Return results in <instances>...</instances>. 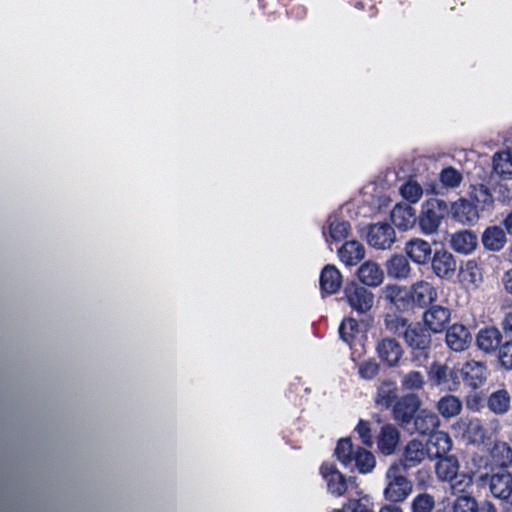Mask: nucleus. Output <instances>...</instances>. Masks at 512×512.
Returning <instances> with one entry per match:
<instances>
[{"label": "nucleus", "mask_w": 512, "mask_h": 512, "mask_svg": "<svg viewBox=\"0 0 512 512\" xmlns=\"http://www.w3.org/2000/svg\"><path fill=\"white\" fill-rule=\"evenodd\" d=\"M340 260L348 266L358 264L365 256V248L358 241H347L338 250Z\"/></svg>", "instance_id": "obj_28"}, {"label": "nucleus", "mask_w": 512, "mask_h": 512, "mask_svg": "<svg viewBox=\"0 0 512 512\" xmlns=\"http://www.w3.org/2000/svg\"><path fill=\"white\" fill-rule=\"evenodd\" d=\"M410 299L419 307H426L437 299V291L428 281H418L411 286Z\"/></svg>", "instance_id": "obj_19"}, {"label": "nucleus", "mask_w": 512, "mask_h": 512, "mask_svg": "<svg viewBox=\"0 0 512 512\" xmlns=\"http://www.w3.org/2000/svg\"><path fill=\"white\" fill-rule=\"evenodd\" d=\"M475 512H498L496 506L489 500L477 502Z\"/></svg>", "instance_id": "obj_55"}, {"label": "nucleus", "mask_w": 512, "mask_h": 512, "mask_svg": "<svg viewBox=\"0 0 512 512\" xmlns=\"http://www.w3.org/2000/svg\"><path fill=\"white\" fill-rule=\"evenodd\" d=\"M439 180L445 188H457L462 180V174L454 167H446L439 174Z\"/></svg>", "instance_id": "obj_46"}, {"label": "nucleus", "mask_w": 512, "mask_h": 512, "mask_svg": "<svg viewBox=\"0 0 512 512\" xmlns=\"http://www.w3.org/2000/svg\"><path fill=\"white\" fill-rule=\"evenodd\" d=\"M459 462L453 455L438 458L435 472L440 481L452 482L458 476Z\"/></svg>", "instance_id": "obj_29"}, {"label": "nucleus", "mask_w": 512, "mask_h": 512, "mask_svg": "<svg viewBox=\"0 0 512 512\" xmlns=\"http://www.w3.org/2000/svg\"><path fill=\"white\" fill-rule=\"evenodd\" d=\"M459 371L464 383L472 389H478L487 380L488 370L483 362L469 360L465 362Z\"/></svg>", "instance_id": "obj_9"}, {"label": "nucleus", "mask_w": 512, "mask_h": 512, "mask_svg": "<svg viewBox=\"0 0 512 512\" xmlns=\"http://www.w3.org/2000/svg\"><path fill=\"white\" fill-rule=\"evenodd\" d=\"M451 247L461 254H470L477 247V236L468 230L459 231L451 236Z\"/></svg>", "instance_id": "obj_31"}, {"label": "nucleus", "mask_w": 512, "mask_h": 512, "mask_svg": "<svg viewBox=\"0 0 512 512\" xmlns=\"http://www.w3.org/2000/svg\"><path fill=\"white\" fill-rule=\"evenodd\" d=\"M506 241L505 231L498 226L488 227L482 235L484 247L491 251L501 250L506 244Z\"/></svg>", "instance_id": "obj_35"}, {"label": "nucleus", "mask_w": 512, "mask_h": 512, "mask_svg": "<svg viewBox=\"0 0 512 512\" xmlns=\"http://www.w3.org/2000/svg\"><path fill=\"white\" fill-rule=\"evenodd\" d=\"M502 281H503L505 290L508 293L512 294V269H510L504 273Z\"/></svg>", "instance_id": "obj_56"}, {"label": "nucleus", "mask_w": 512, "mask_h": 512, "mask_svg": "<svg viewBox=\"0 0 512 512\" xmlns=\"http://www.w3.org/2000/svg\"><path fill=\"white\" fill-rule=\"evenodd\" d=\"M436 498L426 491L416 494L410 503L411 512H434Z\"/></svg>", "instance_id": "obj_38"}, {"label": "nucleus", "mask_w": 512, "mask_h": 512, "mask_svg": "<svg viewBox=\"0 0 512 512\" xmlns=\"http://www.w3.org/2000/svg\"><path fill=\"white\" fill-rule=\"evenodd\" d=\"M502 225L509 235L512 236V211L502 220Z\"/></svg>", "instance_id": "obj_57"}, {"label": "nucleus", "mask_w": 512, "mask_h": 512, "mask_svg": "<svg viewBox=\"0 0 512 512\" xmlns=\"http://www.w3.org/2000/svg\"><path fill=\"white\" fill-rule=\"evenodd\" d=\"M487 407L495 415L506 414L511 407V396L506 389L492 392L487 398Z\"/></svg>", "instance_id": "obj_33"}, {"label": "nucleus", "mask_w": 512, "mask_h": 512, "mask_svg": "<svg viewBox=\"0 0 512 512\" xmlns=\"http://www.w3.org/2000/svg\"><path fill=\"white\" fill-rule=\"evenodd\" d=\"M358 277L362 284L377 287L384 280V272L377 263L366 261L359 267Z\"/></svg>", "instance_id": "obj_25"}, {"label": "nucleus", "mask_w": 512, "mask_h": 512, "mask_svg": "<svg viewBox=\"0 0 512 512\" xmlns=\"http://www.w3.org/2000/svg\"><path fill=\"white\" fill-rule=\"evenodd\" d=\"M400 443V432L393 424H384L376 436L378 451L385 455H393Z\"/></svg>", "instance_id": "obj_12"}, {"label": "nucleus", "mask_w": 512, "mask_h": 512, "mask_svg": "<svg viewBox=\"0 0 512 512\" xmlns=\"http://www.w3.org/2000/svg\"><path fill=\"white\" fill-rule=\"evenodd\" d=\"M428 457L426 446L417 439L410 440L404 447L401 457L394 465H400L408 471L420 465Z\"/></svg>", "instance_id": "obj_8"}, {"label": "nucleus", "mask_w": 512, "mask_h": 512, "mask_svg": "<svg viewBox=\"0 0 512 512\" xmlns=\"http://www.w3.org/2000/svg\"><path fill=\"white\" fill-rule=\"evenodd\" d=\"M385 328L392 334L404 336L405 330L410 327L411 324L408 320L397 314H386L384 318Z\"/></svg>", "instance_id": "obj_43"}, {"label": "nucleus", "mask_w": 512, "mask_h": 512, "mask_svg": "<svg viewBox=\"0 0 512 512\" xmlns=\"http://www.w3.org/2000/svg\"><path fill=\"white\" fill-rule=\"evenodd\" d=\"M494 467L507 470L512 467V447L506 441L497 440L489 450Z\"/></svg>", "instance_id": "obj_21"}, {"label": "nucleus", "mask_w": 512, "mask_h": 512, "mask_svg": "<svg viewBox=\"0 0 512 512\" xmlns=\"http://www.w3.org/2000/svg\"><path fill=\"white\" fill-rule=\"evenodd\" d=\"M460 281L467 290L477 289L483 281L480 267L473 261H468L460 270Z\"/></svg>", "instance_id": "obj_34"}, {"label": "nucleus", "mask_w": 512, "mask_h": 512, "mask_svg": "<svg viewBox=\"0 0 512 512\" xmlns=\"http://www.w3.org/2000/svg\"><path fill=\"white\" fill-rule=\"evenodd\" d=\"M342 284V275L334 265H326L320 275V288L323 293L334 294Z\"/></svg>", "instance_id": "obj_26"}, {"label": "nucleus", "mask_w": 512, "mask_h": 512, "mask_svg": "<svg viewBox=\"0 0 512 512\" xmlns=\"http://www.w3.org/2000/svg\"><path fill=\"white\" fill-rule=\"evenodd\" d=\"M498 359L505 369L512 370V341L499 348Z\"/></svg>", "instance_id": "obj_52"}, {"label": "nucleus", "mask_w": 512, "mask_h": 512, "mask_svg": "<svg viewBox=\"0 0 512 512\" xmlns=\"http://www.w3.org/2000/svg\"><path fill=\"white\" fill-rule=\"evenodd\" d=\"M380 512H403L402 509L396 505H386L381 508Z\"/></svg>", "instance_id": "obj_59"}, {"label": "nucleus", "mask_w": 512, "mask_h": 512, "mask_svg": "<svg viewBox=\"0 0 512 512\" xmlns=\"http://www.w3.org/2000/svg\"><path fill=\"white\" fill-rule=\"evenodd\" d=\"M493 170L503 177L512 176V155L509 152H498L493 156Z\"/></svg>", "instance_id": "obj_41"}, {"label": "nucleus", "mask_w": 512, "mask_h": 512, "mask_svg": "<svg viewBox=\"0 0 512 512\" xmlns=\"http://www.w3.org/2000/svg\"><path fill=\"white\" fill-rule=\"evenodd\" d=\"M407 472L400 465L391 464L386 472L387 486L384 497L392 503L403 502L412 492V482L407 478Z\"/></svg>", "instance_id": "obj_2"}, {"label": "nucleus", "mask_w": 512, "mask_h": 512, "mask_svg": "<svg viewBox=\"0 0 512 512\" xmlns=\"http://www.w3.org/2000/svg\"><path fill=\"white\" fill-rule=\"evenodd\" d=\"M431 267L438 278L449 280L455 275L457 263L450 252L437 250L431 258Z\"/></svg>", "instance_id": "obj_11"}, {"label": "nucleus", "mask_w": 512, "mask_h": 512, "mask_svg": "<svg viewBox=\"0 0 512 512\" xmlns=\"http://www.w3.org/2000/svg\"><path fill=\"white\" fill-rule=\"evenodd\" d=\"M405 253L413 262L425 264L431 257L432 249L427 241L413 238L406 243Z\"/></svg>", "instance_id": "obj_24"}, {"label": "nucleus", "mask_w": 512, "mask_h": 512, "mask_svg": "<svg viewBox=\"0 0 512 512\" xmlns=\"http://www.w3.org/2000/svg\"><path fill=\"white\" fill-rule=\"evenodd\" d=\"M439 424L440 420L435 412L422 409L417 412L411 424L413 428L408 431L411 433L417 432L420 435H431L437 431Z\"/></svg>", "instance_id": "obj_15"}, {"label": "nucleus", "mask_w": 512, "mask_h": 512, "mask_svg": "<svg viewBox=\"0 0 512 512\" xmlns=\"http://www.w3.org/2000/svg\"><path fill=\"white\" fill-rule=\"evenodd\" d=\"M422 402L418 395L410 393L399 398L393 405L394 420L406 430H410V426L416 416Z\"/></svg>", "instance_id": "obj_5"}, {"label": "nucleus", "mask_w": 512, "mask_h": 512, "mask_svg": "<svg viewBox=\"0 0 512 512\" xmlns=\"http://www.w3.org/2000/svg\"><path fill=\"white\" fill-rule=\"evenodd\" d=\"M477 500L470 495L458 496L453 503V512H475Z\"/></svg>", "instance_id": "obj_49"}, {"label": "nucleus", "mask_w": 512, "mask_h": 512, "mask_svg": "<svg viewBox=\"0 0 512 512\" xmlns=\"http://www.w3.org/2000/svg\"><path fill=\"white\" fill-rule=\"evenodd\" d=\"M320 472L331 494L341 496L345 493L347 490L346 477L333 464L324 463Z\"/></svg>", "instance_id": "obj_14"}, {"label": "nucleus", "mask_w": 512, "mask_h": 512, "mask_svg": "<svg viewBox=\"0 0 512 512\" xmlns=\"http://www.w3.org/2000/svg\"><path fill=\"white\" fill-rule=\"evenodd\" d=\"M403 290L398 286H388L386 297L392 302L397 303L400 299H403Z\"/></svg>", "instance_id": "obj_54"}, {"label": "nucleus", "mask_w": 512, "mask_h": 512, "mask_svg": "<svg viewBox=\"0 0 512 512\" xmlns=\"http://www.w3.org/2000/svg\"><path fill=\"white\" fill-rule=\"evenodd\" d=\"M355 431L364 446H373V435L370 423L368 421L360 419L357 426L355 427Z\"/></svg>", "instance_id": "obj_50"}, {"label": "nucleus", "mask_w": 512, "mask_h": 512, "mask_svg": "<svg viewBox=\"0 0 512 512\" xmlns=\"http://www.w3.org/2000/svg\"><path fill=\"white\" fill-rule=\"evenodd\" d=\"M470 472L477 482L486 484L488 477L494 470V465L489 455L474 454L469 462Z\"/></svg>", "instance_id": "obj_22"}, {"label": "nucleus", "mask_w": 512, "mask_h": 512, "mask_svg": "<svg viewBox=\"0 0 512 512\" xmlns=\"http://www.w3.org/2000/svg\"><path fill=\"white\" fill-rule=\"evenodd\" d=\"M359 331L358 322L353 318L344 319L339 327V335L341 339L351 345L356 333Z\"/></svg>", "instance_id": "obj_47"}, {"label": "nucleus", "mask_w": 512, "mask_h": 512, "mask_svg": "<svg viewBox=\"0 0 512 512\" xmlns=\"http://www.w3.org/2000/svg\"><path fill=\"white\" fill-rule=\"evenodd\" d=\"M450 310L440 305L431 306L423 316L425 325L434 333L442 332L450 321Z\"/></svg>", "instance_id": "obj_18"}, {"label": "nucleus", "mask_w": 512, "mask_h": 512, "mask_svg": "<svg viewBox=\"0 0 512 512\" xmlns=\"http://www.w3.org/2000/svg\"><path fill=\"white\" fill-rule=\"evenodd\" d=\"M437 410L444 418L449 419L460 414L462 402L454 395H446L437 402Z\"/></svg>", "instance_id": "obj_36"}, {"label": "nucleus", "mask_w": 512, "mask_h": 512, "mask_svg": "<svg viewBox=\"0 0 512 512\" xmlns=\"http://www.w3.org/2000/svg\"><path fill=\"white\" fill-rule=\"evenodd\" d=\"M451 213L453 218L461 224H473L478 218L477 206L466 199H459L451 206Z\"/></svg>", "instance_id": "obj_23"}, {"label": "nucleus", "mask_w": 512, "mask_h": 512, "mask_svg": "<svg viewBox=\"0 0 512 512\" xmlns=\"http://www.w3.org/2000/svg\"><path fill=\"white\" fill-rule=\"evenodd\" d=\"M506 504L503 508V512H512V500H505Z\"/></svg>", "instance_id": "obj_60"}, {"label": "nucleus", "mask_w": 512, "mask_h": 512, "mask_svg": "<svg viewBox=\"0 0 512 512\" xmlns=\"http://www.w3.org/2000/svg\"><path fill=\"white\" fill-rule=\"evenodd\" d=\"M428 458L438 459L447 456L452 448V440L448 433L444 431H436L429 435L426 443Z\"/></svg>", "instance_id": "obj_17"}, {"label": "nucleus", "mask_w": 512, "mask_h": 512, "mask_svg": "<svg viewBox=\"0 0 512 512\" xmlns=\"http://www.w3.org/2000/svg\"><path fill=\"white\" fill-rule=\"evenodd\" d=\"M466 433L473 443L483 444L488 439V431L479 419L469 421Z\"/></svg>", "instance_id": "obj_45"}, {"label": "nucleus", "mask_w": 512, "mask_h": 512, "mask_svg": "<svg viewBox=\"0 0 512 512\" xmlns=\"http://www.w3.org/2000/svg\"><path fill=\"white\" fill-rule=\"evenodd\" d=\"M470 197L477 205H480L482 209L491 206L494 201L489 188L484 184L472 185Z\"/></svg>", "instance_id": "obj_42"}, {"label": "nucleus", "mask_w": 512, "mask_h": 512, "mask_svg": "<svg viewBox=\"0 0 512 512\" xmlns=\"http://www.w3.org/2000/svg\"><path fill=\"white\" fill-rule=\"evenodd\" d=\"M354 447L350 438H341L335 448V455L338 461L348 468L353 465Z\"/></svg>", "instance_id": "obj_39"}, {"label": "nucleus", "mask_w": 512, "mask_h": 512, "mask_svg": "<svg viewBox=\"0 0 512 512\" xmlns=\"http://www.w3.org/2000/svg\"><path fill=\"white\" fill-rule=\"evenodd\" d=\"M404 341L410 349V360L417 367L426 365L431 353V335L420 323L411 324L404 332Z\"/></svg>", "instance_id": "obj_1"}, {"label": "nucleus", "mask_w": 512, "mask_h": 512, "mask_svg": "<svg viewBox=\"0 0 512 512\" xmlns=\"http://www.w3.org/2000/svg\"><path fill=\"white\" fill-rule=\"evenodd\" d=\"M353 463L362 474L371 473L376 465V459L369 450L357 447L354 453Z\"/></svg>", "instance_id": "obj_37"}, {"label": "nucleus", "mask_w": 512, "mask_h": 512, "mask_svg": "<svg viewBox=\"0 0 512 512\" xmlns=\"http://www.w3.org/2000/svg\"><path fill=\"white\" fill-rule=\"evenodd\" d=\"M472 337L469 330L461 324L452 325L446 332V343L450 349L456 352L466 350Z\"/></svg>", "instance_id": "obj_20"}, {"label": "nucleus", "mask_w": 512, "mask_h": 512, "mask_svg": "<svg viewBox=\"0 0 512 512\" xmlns=\"http://www.w3.org/2000/svg\"><path fill=\"white\" fill-rule=\"evenodd\" d=\"M502 327L506 332H512V312H508L503 321Z\"/></svg>", "instance_id": "obj_58"}, {"label": "nucleus", "mask_w": 512, "mask_h": 512, "mask_svg": "<svg viewBox=\"0 0 512 512\" xmlns=\"http://www.w3.org/2000/svg\"><path fill=\"white\" fill-rule=\"evenodd\" d=\"M396 389L390 382H384L378 389L376 403L382 407H390L394 405L396 400Z\"/></svg>", "instance_id": "obj_44"}, {"label": "nucleus", "mask_w": 512, "mask_h": 512, "mask_svg": "<svg viewBox=\"0 0 512 512\" xmlns=\"http://www.w3.org/2000/svg\"><path fill=\"white\" fill-rule=\"evenodd\" d=\"M346 512H373L367 504L361 500L353 499L346 504Z\"/></svg>", "instance_id": "obj_53"}, {"label": "nucleus", "mask_w": 512, "mask_h": 512, "mask_svg": "<svg viewBox=\"0 0 512 512\" xmlns=\"http://www.w3.org/2000/svg\"><path fill=\"white\" fill-rule=\"evenodd\" d=\"M486 484L494 498L508 500L512 496V473L507 470L492 473Z\"/></svg>", "instance_id": "obj_10"}, {"label": "nucleus", "mask_w": 512, "mask_h": 512, "mask_svg": "<svg viewBox=\"0 0 512 512\" xmlns=\"http://www.w3.org/2000/svg\"><path fill=\"white\" fill-rule=\"evenodd\" d=\"M403 198L411 203L417 202L422 196V187L415 181H408L400 189Z\"/></svg>", "instance_id": "obj_48"}, {"label": "nucleus", "mask_w": 512, "mask_h": 512, "mask_svg": "<svg viewBox=\"0 0 512 512\" xmlns=\"http://www.w3.org/2000/svg\"><path fill=\"white\" fill-rule=\"evenodd\" d=\"M367 242L378 250L390 249L396 242L395 230L386 222L371 224L368 228Z\"/></svg>", "instance_id": "obj_7"}, {"label": "nucleus", "mask_w": 512, "mask_h": 512, "mask_svg": "<svg viewBox=\"0 0 512 512\" xmlns=\"http://www.w3.org/2000/svg\"><path fill=\"white\" fill-rule=\"evenodd\" d=\"M400 384L407 391H418L426 385L425 375L417 370H411L401 375Z\"/></svg>", "instance_id": "obj_40"}, {"label": "nucleus", "mask_w": 512, "mask_h": 512, "mask_svg": "<svg viewBox=\"0 0 512 512\" xmlns=\"http://www.w3.org/2000/svg\"><path fill=\"white\" fill-rule=\"evenodd\" d=\"M502 335L495 327L484 328L478 332L476 343L486 353L495 351L501 342Z\"/></svg>", "instance_id": "obj_32"}, {"label": "nucleus", "mask_w": 512, "mask_h": 512, "mask_svg": "<svg viewBox=\"0 0 512 512\" xmlns=\"http://www.w3.org/2000/svg\"><path fill=\"white\" fill-rule=\"evenodd\" d=\"M509 260L512 262V245L509 248Z\"/></svg>", "instance_id": "obj_62"}, {"label": "nucleus", "mask_w": 512, "mask_h": 512, "mask_svg": "<svg viewBox=\"0 0 512 512\" xmlns=\"http://www.w3.org/2000/svg\"><path fill=\"white\" fill-rule=\"evenodd\" d=\"M390 218L392 223L401 230H407L416 222L414 208L409 205L397 204L391 211Z\"/></svg>", "instance_id": "obj_27"}, {"label": "nucleus", "mask_w": 512, "mask_h": 512, "mask_svg": "<svg viewBox=\"0 0 512 512\" xmlns=\"http://www.w3.org/2000/svg\"><path fill=\"white\" fill-rule=\"evenodd\" d=\"M344 294L351 309L359 314L367 313L374 305V294L355 282L346 285Z\"/></svg>", "instance_id": "obj_6"}, {"label": "nucleus", "mask_w": 512, "mask_h": 512, "mask_svg": "<svg viewBox=\"0 0 512 512\" xmlns=\"http://www.w3.org/2000/svg\"><path fill=\"white\" fill-rule=\"evenodd\" d=\"M380 365L375 360H367L359 365V375L365 380H372L378 374Z\"/></svg>", "instance_id": "obj_51"}, {"label": "nucleus", "mask_w": 512, "mask_h": 512, "mask_svg": "<svg viewBox=\"0 0 512 512\" xmlns=\"http://www.w3.org/2000/svg\"><path fill=\"white\" fill-rule=\"evenodd\" d=\"M331 512H346V505L343 507V509H336V510H333Z\"/></svg>", "instance_id": "obj_61"}, {"label": "nucleus", "mask_w": 512, "mask_h": 512, "mask_svg": "<svg viewBox=\"0 0 512 512\" xmlns=\"http://www.w3.org/2000/svg\"><path fill=\"white\" fill-rule=\"evenodd\" d=\"M449 213V205L446 201L431 198L422 204L421 213L418 217V224L422 233L431 235L438 231V228L446 215Z\"/></svg>", "instance_id": "obj_3"}, {"label": "nucleus", "mask_w": 512, "mask_h": 512, "mask_svg": "<svg viewBox=\"0 0 512 512\" xmlns=\"http://www.w3.org/2000/svg\"><path fill=\"white\" fill-rule=\"evenodd\" d=\"M430 383L443 391L454 392L460 386L459 371L434 361L427 370Z\"/></svg>", "instance_id": "obj_4"}, {"label": "nucleus", "mask_w": 512, "mask_h": 512, "mask_svg": "<svg viewBox=\"0 0 512 512\" xmlns=\"http://www.w3.org/2000/svg\"><path fill=\"white\" fill-rule=\"evenodd\" d=\"M350 231L351 225L348 221L331 215L327 220V227L322 229V234L327 243L340 242L349 236Z\"/></svg>", "instance_id": "obj_16"}, {"label": "nucleus", "mask_w": 512, "mask_h": 512, "mask_svg": "<svg viewBox=\"0 0 512 512\" xmlns=\"http://www.w3.org/2000/svg\"><path fill=\"white\" fill-rule=\"evenodd\" d=\"M386 270L389 277L404 280L410 276L411 266L404 255L394 254L387 260Z\"/></svg>", "instance_id": "obj_30"}, {"label": "nucleus", "mask_w": 512, "mask_h": 512, "mask_svg": "<svg viewBox=\"0 0 512 512\" xmlns=\"http://www.w3.org/2000/svg\"><path fill=\"white\" fill-rule=\"evenodd\" d=\"M379 358L389 367L399 364L403 355V348L394 338H384L378 342L376 347Z\"/></svg>", "instance_id": "obj_13"}]
</instances>
